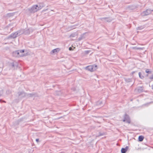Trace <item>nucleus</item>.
<instances>
[{"label": "nucleus", "mask_w": 153, "mask_h": 153, "mask_svg": "<svg viewBox=\"0 0 153 153\" xmlns=\"http://www.w3.org/2000/svg\"><path fill=\"white\" fill-rule=\"evenodd\" d=\"M102 103V102H100V104H101Z\"/></svg>", "instance_id": "nucleus-42"}, {"label": "nucleus", "mask_w": 153, "mask_h": 153, "mask_svg": "<svg viewBox=\"0 0 153 153\" xmlns=\"http://www.w3.org/2000/svg\"><path fill=\"white\" fill-rule=\"evenodd\" d=\"M105 135V133H101V132H99V134L98 135V137H99V136H103V135Z\"/></svg>", "instance_id": "nucleus-28"}, {"label": "nucleus", "mask_w": 153, "mask_h": 153, "mask_svg": "<svg viewBox=\"0 0 153 153\" xmlns=\"http://www.w3.org/2000/svg\"><path fill=\"white\" fill-rule=\"evenodd\" d=\"M77 25H74L73 26H71V27H75V26H77Z\"/></svg>", "instance_id": "nucleus-36"}, {"label": "nucleus", "mask_w": 153, "mask_h": 153, "mask_svg": "<svg viewBox=\"0 0 153 153\" xmlns=\"http://www.w3.org/2000/svg\"><path fill=\"white\" fill-rule=\"evenodd\" d=\"M152 10L150 9H148L145 11H144L141 13V15L142 16H145L151 14L153 11Z\"/></svg>", "instance_id": "nucleus-5"}, {"label": "nucleus", "mask_w": 153, "mask_h": 153, "mask_svg": "<svg viewBox=\"0 0 153 153\" xmlns=\"http://www.w3.org/2000/svg\"><path fill=\"white\" fill-rule=\"evenodd\" d=\"M1 95H2V94H1V92H0V97L1 96Z\"/></svg>", "instance_id": "nucleus-40"}, {"label": "nucleus", "mask_w": 153, "mask_h": 153, "mask_svg": "<svg viewBox=\"0 0 153 153\" xmlns=\"http://www.w3.org/2000/svg\"><path fill=\"white\" fill-rule=\"evenodd\" d=\"M62 118V117H59L57 119H60V118Z\"/></svg>", "instance_id": "nucleus-37"}, {"label": "nucleus", "mask_w": 153, "mask_h": 153, "mask_svg": "<svg viewBox=\"0 0 153 153\" xmlns=\"http://www.w3.org/2000/svg\"><path fill=\"white\" fill-rule=\"evenodd\" d=\"M100 19L102 21H103L104 20H105L106 21L108 22H110L112 20L111 18L107 17L100 18Z\"/></svg>", "instance_id": "nucleus-11"}, {"label": "nucleus", "mask_w": 153, "mask_h": 153, "mask_svg": "<svg viewBox=\"0 0 153 153\" xmlns=\"http://www.w3.org/2000/svg\"><path fill=\"white\" fill-rule=\"evenodd\" d=\"M19 54H20L21 53H24V52H25V50L24 49L23 50H18Z\"/></svg>", "instance_id": "nucleus-23"}, {"label": "nucleus", "mask_w": 153, "mask_h": 153, "mask_svg": "<svg viewBox=\"0 0 153 153\" xmlns=\"http://www.w3.org/2000/svg\"><path fill=\"white\" fill-rule=\"evenodd\" d=\"M23 121L22 118L19 119L18 120L14 121L13 123V124L15 126L18 125L19 123Z\"/></svg>", "instance_id": "nucleus-12"}, {"label": "nucleus", "mask_w": 153, "mask_h": 153, "mask_svg": "<svg viewBox=\"0 0 153 153\" xmlns=\"http://www.w3.org/2000/svg\"><path fill=\"white\" fill-rule=\"evenodd\" d=\"M145 72L148 74H152V71L150 69H147L146 70Z\"/></svg>", "instance_id": "nucleus-21"}, {"label": "nucleus", "mask_w": 153, "mask_h": 153, "mask_svg": "<svg viewBox=\"0 0 153 153\" xmlns=\"http://www.w3.org/2000/svg\"><path fill=\"white\" fill-rule=\"evenodd\" d=\"M21 35L20 30L15 33H12L10 35L8 36L6 39H14Z\"/></svg>", "instance_id": "nucleus-1"}, {"label": "nucleus", "mask_w": 153, "mask_h": 153, "mask_svg": "<svg viewBox=\"0 0 153 153\" xmlns=\"http://www.w3.org/2000/svg\"><path fill=\"white\" fill-rule=\"evenodd\" d=\"M144 137L143 136L140 135L139 136L138 138V141L139 142H141L143 141Z\"/></svg>", "instance_id": "nucleus-19"}, {"label": "nucleus", "mask_w": 153, "mask_h": 153, "mask_svg": "<svg viewBox=\"0 0 153 153\" xmlns=\"http://www.w3.org/2000/svg\"><path fill=\"white\" fill-rule=\"evenodd\" d=\"M128 147L126 146L125 148H122L121 150V153H126L128 149Z\"/></svg>", "instance_id": "nucleus-15"}, {"label": "nucleus", "mask_w": 153, "mask_h": 153, "mask_svg": "<svg viewBox=\"0 0 153 153\" xmlns=\"http://www.w3.org/2000/svg\"><path fill=\"white\" fill-rule=\"evenodd\" d=\"M125 81L127 82H132V79L130 78H124Z\"/></svg>", "instance_id": "nucleus-18"}, {"label": "nucleus", "mask_w": 153, "mask_h": 153, "mask_svg": "<svg viewBox=\"0 0 153 153\" xmlns=\"http://www.w3.org/2000/svg\"><path fill=\"white\" fill-rule=\"evenodd\" d=\"M9 16H14V13H10L8 14Z\"/></svg>", "instance_id": "nucleus-30"}, {"label": "nucleus", "mask_w": 153, "mask_h": 153, "mask_svg": "<svg viewBox=\"0 0 153 153\" xmlns=\"http://www.w3.org/2000/svg\"><path fill=\"white\" fill-rule=\"evenodd\" d=\"M132 49L135 50H137L141 49V48H137L136 47H133L132 48Z\"/></svg>", "instance_id": "nucleus-25"}, {"label": "nucleus", "mask_w": 153, "mask_h": 153, "mask_svg": "<svg viewBox=\"0 0 153 153\" xmlns=\"http://www.w3.org/2000/svg\"><path fill=\"white\" fill-rule=\"evenodd\" d=\"M123 122H126L128 123H131L130 118L128 115L126 113L123 116Z\"/></svg>", "instance_id": "nucleus-6"}, {"label": "nucleus", "mask_w": 153, "mask_h": 153, "mask_svg": "<svg viewBox=\"0 0 153 153\" xmlns=\"http://www.w3.org/2000/svg\"><path fill=\"white\" fill-rule=\"evenodd\" d=\"M144 74V72H143V75Z\"/></svg>", "instance_id": "nucleus-41"}, {"label": "nucleus", "mask_w": 153, "mask_h": 153, "mask_svg": "<svg viewBox=\"0 0 153 153\" xmlns=\"http://www.w3.org/2000/svg\"><path fill=\"white\" fill-rule=\"evenodd\" d=\"M91 51L90 50L85 51V54H88Z\"/></svg>", "instance_id": "nucleus-27"}, {"label": "nucleus", "mask_w": 153, "mask_h": 153, "mask_svg": "<svg viewBox=\"0 0 153 153\" xmlns=\"http://www.w3.org/2000/svg\"><path fill=\"white\" fill-rule=\"evenodd\" d=\"M36 141L37 143H38L39 142V138H37L36 139Z\"/></svg>", "instance_id": "nucleus-33"}, {"label": "nucleus", "mask_w": 153, "mask_h": 153, "mask_svg": "<svg viewBox=\"0 0 153 153\" xmlns=\"http://www.w3.org/2000/svg\"><path fill=\"white\" fill-rule=\"evenodd\" d=\"M138 75L139 77H140V78L143 79L144 78V76L142 74V73L141 72H139L138 73Z\"/></svg>", "instance_id": "nucleus-22"}, {"label": "nucleus", "mask_w": 153, "mask_h": 153, "mask_svg": "<svg viewBox=\"0 0 153 153\" xmlns=\"http://www.w3.org/2000/svg\"><path fill=\"white\" fill-rule=\"evenodd\" d=\"M71 90L74 91H75L76 90V88H71Z\"/></svg>", "instance_id": "nucleus-31"}, {"label": "nucleus", "mask_w": 153, "mask_h": 153, "mask_svg": "<svg viewBox=\"0 0 153 153\" xmlns=\"http://www.w3.org/2000/svg\"><path fill=\"white\" fill-rule=\"evenodd\" d=\"M60 49L59 48H56L52 50L50 52L51 54H53L54 53H57L60 51Z\"/></svg>", "instance_id": "nucleus-13"}, {"label": "nucleus", "mask_w": 153, "mask_h": 153, "mask_svg": "<svg viewBox=\"0 0 153 153\" xmlns=\"http://www.w3.org/2000/svg\"><path fill=\"white\" fill-rule=\"evenodd\" d=\"M37 94L35 93H32L27 94V96L29 97H36Z\"/></svg>", "instance_id": "nucleus-17"}, {"label": "nucleus", "mask_w": 153, "mask_h": 153, "mask_svg": "<svg viewBox=\"0 0 153 153\" xmlns=\"http://www.w3.org/2000/svg\"><path fill=\"white\" fill-rule=\"evenodd\" d=\"M69 50L70 51H72V50H73V49L71 47H70L69 48Z\"/></svg>", "instance_id": "nucleus-34"}, {"label": "nucleus", "mask_w": 153, "mask_h": 153, "mask_svg": "<svg viewBox=\"0 0 153 153\" xmlns=\"http://www.w3.org/2000/svg\"><path fill=\"white\" fill-rule=\"evenodd\" d=\"M152 88L153 89V84L151 86Z\"/></svg>", "instance_id": "nucleus-39"}, {"label": "nucleus", "mask_w": 153, "mask_h": 153, "mask_svg": "<svg viewBox=\"0 0 153 153\" xmlns=\"http://www.w3.org/2000/svg\"><path fill=\"white\" fill-rule=\"evenodd\" d=\"M21 35L24 34L25 35H28L30 32V31L29 29H21L20 30Z\"/></svg>", "instance_id": "nucleus-7"}, {"label": "nucleus", "mask_w": 153, "mask_h": 153, "mask_svg": "<svg viewBox=\"0 0 153 153\" xmlns=\"http://www.w3.org/2000/svg\"><path fill=\"white\" fill-rule=\"evenodd\" d=\"M9 66L11 67L12 68H15V67L17 68L18 64V63L14 61L13 62H11L9 64Z\"/></svg>", "instance_id": "nucleus-9"}, {"label": "nucleus", "mask_w": 153, "mask_h": 153, "mask_svg": "<svg viewBox=\"0 0 153 153\" xmlns=\"http://www.w3.org/2000/svg\"><path fill=\"white\" fill-rule=\"evenodd\" d=\"M2 101H3V102H6L5 101H3L1 99H0V102H2Z\"/></svg>", "instance_id": "nucleus-35"}, {"label": "nucleus", "mask_w": 153, "mask_h": 153, "mask_svg": "<svg viewBox=\"0 0 153 153\" xmlns=\"http://www.w3.org/2000/svg\"><path fill=\"white\" fill-rule=\"evenodd\" d=\"M149 78L152 80H153V74L151 75L149 77Z\"/></svg>", "instance_id": "nucleus-29"}, {"label": "nucleus", "mask_w": 153, "mask_h": 153, "mask_svg": "<svg viewBox=\"0 0 153 153\" xmlns=\"http://www.w3.org/2000/svg\"><path fill=\"white\" fill-rule=\"evenodd\" d=\"M27 55L28 53H21L19 54L18 50L14 51L12 53V55L13 56L16 57H23Z\"/></svg>", "instance_id": "nucleus-3"}, {"label": "nucleus", "mask_w": 153, "mask_h": 153, "mask_svg": "<svg viewBox=\"0 0 153 153\" xmlns=\"http://www.w3.org/2000/svg\"><path fill=\"white\" fill-rule=\"evenodd\" d=\"M43 3H40L38 4L37 5H38V8H39V10L40 9H41L43 7Z\"/></svg>", "instance_id": "nucleus-20"}, {"label": "nucleus", "mask_w": 153, "mask_h": 153, "mask_svg": "<svg viewBox=\"0 0 153 153\" xmlns=\"http://www.w3.org/2000/svg\"><path fill=\"white\" fill-rule=\"evenodd\" d=\"M18 97L22 98L25 97L27 94L24 91H20L18 93Z\"/></svg>", "instance_id": "nucleus-8"}, {"label": "nucleus", "mask_w": 153, "mask_h": 153, "mask_svg": "<svg viewBox=\"0 0 153 153\" xmlns=\"http://www.w3.org/2000/svg\"><path fill=\"white\" fill-rule=\"evenodd\" d=\"M144 87L143 86L139 87L136 88L135 90L138 93H140L144 91Z\"/></svg>", "instance_id": "nucleus-10"}, {"label": "nucleus", "mask_w": 153, "mask_h": 153, "mask_svg": "<svg viewBox=\"0 0 153 153\" xmlns=\"http://www.w3.org/2000/svg\"><path fill=\"white\" fill-rule=\"evenodd\" d=\"M86 33H83V34L81 35H80V37H79L78 38V41H80L82 39H85V34Z\"/></svg>", "instance_id": "nucleus-16"}, {"label": "nucleus", "mask_w": 153, "mask_h": 153, "mask_svg": "<svg viewBox=\"0 0 153 153\" xmlns=\"http://www.w3.org/2000/svg\"><path fill=\"white\" fill-rule=\"evenodd\" d=\"M137 7L135 5H131L127 7V9L130 10H133L136 9Z\"/></svg>", "instance_id": "nucleus-14"}, {"label": "nucleus", "mask_w": 153, "mask_h": 153, "mask_svg": "<svg viewBox=\"0 0 153 153\" xmlns=\"http://www.w3.org/2000/svg\"><path fill=\"white\" fill-rule=\"evenodd\" d=\"M144 28V27L143 26H141L140 27H138L137 28V30H142Z\"/></svg>", "instance_id": "nucleus-24"}, {"label": "nucleus", "mask_w": 153, "mask_h": 153, "mask_svg": "<svg viewBox=\"0 0 153 153\" xmlns=\"http://www.w3.org/2000/svg\"><path fill=\"white\" fill-rule=\"evenodd\" d=\"M149 76V74H147L146 75V76L148 77Z\"/></svg>", "instance_id": "nucleus-38"}, {"label": "nucleus", "mask_w": 153, "mask_h": 153, "mask_svg": "<svg viewBox=\"0 0 153 153\" xmlns=\"http://www.w3.org/2000/svg\"><path fill=\"white\" fill-rule=\"evenodd\" d=\"M137 71H132L131 73V75H133L134 73H135L136 72H137Z\"/></svg>", "instance_id": "nucleus-32"}, {"label": "nucleus", "mask_w": 153, "mask_h": 153, "mask_svg": "<svg viewBox=\"0 0 153 153\" xmlns=\"http://www.w3.org/2000/svg\"><path fill=\"white\" fill-rule=\"evenodd\" d=\"M97 65L95 64H94L86 67L85 68V69L86 70L89 71L91 72H92L97 69Z\"/></svg>", "instance_id": "nucleus-2"}, {"label": "nucleus", "mask_w": 153, "mask_h": 153, "mask_svg": "<svg viewBox=\"0 0 153 153\" xmlns=\"http://www.w3.org/2000/svg\"><path fill=\"white\" fill-rule=\"evenodd\" d=\"M132 100H133L132 99H131V101H132Z\"/></svg>", "instance_id": "nucleus-43"}, {"label": "nucleus", "mask_w": 153, "mask_h": 153, "mask_svg": "<svg viewBox=\"0 0 153 153\" xmlns=\"http://www.w3.org/2000/svg\"><path fill=\"white\" fill-rule=\"evenodd\" d=\"M76 36V34L75 33H72L70 36V37H74Z\"/></svg>", "instance_id": "nucleus-26"}, {"label": "nucleus", "mask_w": 153, "mask_h": 153, "mask_svg": "<svg viewBox=\"0 0 153 153\" xmlns=\"http://www.w3.org/2000/svg\"><path fill=\"white\" fill-rule=\"evenodd\" d=\"M28 10L31 13H34L39 10L37 5H33L31 8H28Z\"/></svg>", "instance_id": "nucleus-4"}]
</instances>
